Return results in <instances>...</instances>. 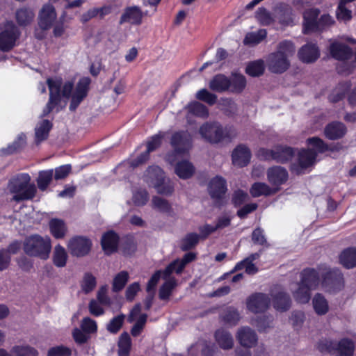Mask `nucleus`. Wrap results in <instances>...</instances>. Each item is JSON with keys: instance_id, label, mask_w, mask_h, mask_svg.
Returning a JSON list of instances; mask_svg holds the SVG:
<instances>
[{"instance_id": "nucleus-1", "label": "nucleus", "mask_w": 356, "mask_h": 356, "mask_svg": "<svg viewBox=\"0 0 356 356\" xmlns=\"http://www.w3.org/2000/svg\"><path fill=\"white\" fill-rule=\"evenodd\" d=\"M47 83L49 90V99L42 111V117L47 115L54 108H56L57 112L62 108V106H60L61 96L70 99L69 109L74 111L88 95L90 79L83 77L75 86L71 81L63 83L62 79L59 77L48 79Z\"/></svg>"}, {"instance_id": "nucleus-2", "label": "nucleus", "mask_w": 356, "mask_h": 356, "mask_svg": "<svg viewBox=\"0 0 356 356\" xmlns=\"http://www.w3.org/2000/svg\"><path fill=\"white\" fill-rule=\"evenodd\" d=\"M323 277V288L330 293H335L343 286V275L338 270H330L327 268H307L301 273L300 284L309 290H314L319 284V277Z\"/></svg>"}, {"instance_id": "nucleus-3", "label": "nucleus", "mask_w": 356, "mask_h": 356, "mask_svg": "<svg viewBox=\"0 0 356 356\" xmlns=\"http://www.w3.org/2000/svg\"><path fill=\"white\" fill-rule=\"evenodd\" d=\"M295 53L293 44L288 40L279 43L277 51L270 54L266 58L268 70L273 73L280 74L290 66L289 58Z\"/></svg>"}, {"instance_id": "nucleus-4", "label": "nucleus", "mask_w": 356, "mask_h": 356, "mask_svg": "<svg viewBox=\"0 0 356 356\" xmlns=\"http://www.w3.org/2000/svg\"><path fill=\"white\" fill-rule=\"evenodd\" d=\"M31 177L26 173H20L13 177L8 184V189L13 195V199L17 202L33 199L37 189L31 183Z\"/></svg>"}, {"instance_id": "nucleus-5", "label": "nucleus", "mask_w": 356, "mask_h": 356, "mask_svg": "<svg viewBox=\"0 0 356 356\" xmlns=\"http://www.w3.org/2000/svg\"><path fill=\"white\" fill-rule=\"evenodd\" d=\"M199 133L202 138L211 143H218L224 140H230L236 136V132L232 127H222L218 122H206L203 124Z\"/></svg>"}, {"instance_id": "nucleus-6", "label": "nucleus", "mask_w": 356, "mask_h": 356, "mask_svg": "<svg viewBox=\"0 0 356 356\" xmlns=\"http://www.w3.org/2000/svg\"><path fill=\"white\" fill-rule=\"evenodd\" d=\"M51 250V241L47 236L31 235L26 238L24 243V250L26 254L43 260L49 258Z\"/></svg>"}, {"instance_id": "nucleus-7", "label": "nucleus", "mask_w": 356, "mask_h": 356, "mask_svg": "<svg viewBox=\"0 0 356 356\" xmlns=\"http://www.w3.org/2000/svg\"><path fill=\"white\" fill-rule=\"evenodd\" d=\"M317 348L321 353H329L335 356H353L355 343L347 338L341 339L338 342L323 339L318 341Z\"/></svg>"}, {"instance_id": "nucleus-8", "label": "nucleus", "mask_w": 356, "mask_h": 356, "mask_svg": "<svg viewBox=\"0 0 356 356\" xmlns=\"http://www.w3.org/2000/svg\"><path fill=\"white\" fill-rule=\"evenodd\" d=\"M293 149L289 147L277 146L274 149H261L259 155L265 160H274L279 163H285L291 159Z\"/></svg>"}, {"instance_id": "nucleus-9", "label": "nucleus", "mask_w": 356, "mask_h": 356, "mask_svg": "<svg viewBox=\"0 0 356 356\" xmlns=\"http://www.w3.org/2000/svg\"><path fill=\"white\" fill-rule=\"evenodd\" d=\"M19 31L13 22H7L0 33V50L8 51L13 49L19 37Z\"/></svg>"}, {"instance_id": "nucleus-10", "label": "nucleus", "mask_w": 356, "mask_h": 356, "mask_svg": "<svg viewBox=\"0 0 356 356\" xmlns=\"http://www.w3.org/2000/svg\"><path fill=\"white\" fill-rule=\"evenodd\" d=\"M246 305L248 309L253 313H262L268 308L270 298L266 294L256 293L248 298Z\"/></svg>"}, {"instance_id": "nucleus-11", "label": "nucleus", "mask_w": 356, "mask_h": 356, "mask_svg": "<svg viewBox=\"0 0 356 356\" xmlns=\"http://www.w3.org/2000/svg\"><path fill=\"white\" fill-rule=\"evenodd\" d=\"M91 241L83 236H75L67 243V248L71 254L76 257H83L88 254L91 248Z\"/></svg>"}, {"instance_id": "nucleus-12", "label": "nucleus", "mask_w": 356, "mask_h": 356, "mask_svg": "<svg viewBox=\"0 0 356 356\" xmlns=\"http://www.w3.org/2000/svg\"><path fill=\"white\" fill-rule=\"evenodd\" d=\"M191 136L188 131H179L174 134L171 138V145L175 154H183L188 152L191 147Z\"/></svg>"}, {"instance_id": "nucleus-13", "label": "nucleus", "mask_w": 356, "mask_h": 356, "mask_svg": "<svg viewBox=\"0 0 356 356\" xmlns=\"http://www.w3.org/2000/svg\"><path fill=\"white\" fill-rule=\"evenodd\" d=\"M195 257V253L188 252L185 254L183 258L176 259L170 263L163 270V279H167L174 272L177 274L181 273L186 266L193 261Z\"/></svg>"}, {"instance_id": "nucleus-14", "label": "nucleus", "mask_w": 356, "mask_h": 356, "mask_svg": "<svg viewBox=\"0 0 356 356\" xmlns=\"http://www.w3.org/2000/svg\"><path fill=\"white\" fill-rule=\"evenodd\" d=\"M156 173L159 176L158 179L155 181L154 186L156 192L163 195H170L174 191V184L172 181L166 178L165 173L161 168H156Z\"/></svg>"}, {"instance_id": "nucleus-15", "label": "nucleus", "mask_w": 356, "mask_h": 356, "mask_svg": "<svg viewBox=\"0 0 356 356\" xmlns=\"http://www.w3.org/2000/svg\"><path fill=\"white\" fill-rule=\"evenodd\" d=\"M56 19V13L53 6L44 5L39 14L38 25L42 31L49 29Z\"/></svg>"}, {"instance_id": "nucleus-16", "label": "nucleus", "mask_w": 356, "mask_h": 356, "mask_svg": "<svg viewBox=\"0 0 356 356\" xmlns=\"http://www.w3.org/2000/svg\"><path fill=\"white\" fill-rule=\"evenodd\" d=\"M267 178L273 188H277L285 183L288 179V172L281 166H274L270 168L267 171Z\"/></svg>"}, {"instance_id": "nucleus-17", "label": "nucleus", "mask_w": 356, "mask_h": 356, "mask_svg": "<svg viewBox=\"0 0 356 356\" xmlns=\"http://www.w3.org/2000/svg\"><path fill=\"white\" fill-rule=\"evenodd\" d=\"M319 10L316 8L307 10L303 13V33H309L319 29L318 16Z\"/></svg>"}, {"instance_id": "nucleus-18", "label": "nucleus", "mask_w": 356, "mask_h": 356, "mask_svg": "<svg viewBox=\"0 0 356 356\" xmlns=\"http://www.w3.org/2000/svg\"><path fill=\"white\" fill-rule=\"evenodd\" d=\"M236 338L242 346L248 348L254 346L258 340L255 332L249 327L240 328L237 332Z\"/></svg>"}, {"instance_id": "nucleus-19", "label": "nucleus", "mask_w": 356, "mask_h": 356, "mask_svg": "<svg viewBox=\"0 0 356 356\" xmlns=\"http://www.w3.org/2000/svg\"><path fill=\"white\" fill-rule=\"evenodd\" d=\"M144 13L138 6L127 8L121 15L120 23H129L131 24H140Z\"/></svg>"}, {"instance_id": "nucleus-20", "label": "nucleus", "mask_w": 356, "mask_h": 356, "mask_svg": "<svg viewBox=\"0 0 356 356\" xmlns=\"http://www.w3.org/2000/svg\"><path fill=\"white\" fill-rule=\"evenodd\" d=\"M208 190L212 198H221L227 191L225 179L220 176L213 177L209 181Z\"/></svg>"}, {"instance_id": "nucleus-21", "label": "nucleus", "mask_w": 356, "mask_h": 356, "mask_svg": "<svg viewBox=\"0 0 356 356\" xmlns=\"http://www.w3.org/2000/svg\"><path fill=\"white\" fill-rule=\"evenodd\" d=\"M232 156V163L234 165L243 167L250 162L251 153L246 146L240 145L234 149Z\"/></svg>"}, {"instance_id": "nucleus-22", "label": "nucleus", "mask_w": 356, "mask_h": 356, "mask_svg": "<svg viewBox=\"0 0 356 356\" xmlns=\"http://www.w3.org/2000/svg\"><path fill=\"white\" fill-rule=\"evenodd\" d=\"M163 137V135L161 133L152 136L147 142V150L142 153L136 161H132V165L137 166L145 162L149 158V152L155 150L161 145Z\"/></svg>"}, {"instance_id": "nucleus-23", "label": "nucleus", "mask_w": 356, "mask_h": 356, "mask_svg": "<svg viewBox=\"0 0 356 356\" xmlns=\"http://www.w3.org/2000/svg\"><path fill=\"white\" fill-rule=\"evenodd\" d=\"M298 56L304 63H312L319 57V49L315 44L308 43L299 50Z\"/></svg>"}, {"instance_id": "nucleus-24", "label": "nucleus", "mask_w": 356, "mask_h": 356, "mask_svg": "<svg viewBox=\"0 0 356 356\" xmlns=\"http://www.w3.org/2000/svg\"><path fill=\"white\" fill-rule=\"evenodd\" d=\"M52 127V123L47 119H41L35 127V141L37 144L45 140Z\"/></svg>"}, {"instance_id": "nucleus-25", "label": "nucleus", "mask_w": 356, "mask_h": 356, "mask_svg": "<svg viewBox=\"0 0 356 356\" xmlns=\"http://www.w3.org/2000/svg\"><path fill=\"white\" fill-rule=\"evenodd\" d=\"M119 242L118 236L113 232L105 233L102 238V246L106 254H109L117 250Z\"/></svg>"}, {"instance_id": "nucleus-26", "label": "nucleus", "mask_w": 356, "mask_h": 356, "mask_svg": "<svg viewBox=\"0 0 356 356\" xmlns=\"http://www.w3.org/2000/svg\"><path fill=\"white\" fill-rule=\"evenodd\" d=\"M273 302L274 308L277 311H286L291 307V300L289 296L282 291L273 292Z\"/></svg>"}, {"instance_id": "nucleus-27", "label": "nucleus", "mask_w": 356, "mask_h": 356, "mask_svg": "<svg viewBox=\"0 0 356 356\" xmlns=\"http://www.w3.org/2000/svg\"><path fill=\"white\" fill-rule=\"evenodd\" d=\"M346 128L341 122H334L327 124L324 131L325 136L330 140H337L343 137Z\"/></svg>"}, {"instance_id": "nucleus-28", "label": "nucleus", "mask_w": 356, "mask_h": 356, "mask_svg": "<svg viewBox=\"0 0 356 356\" xmlns=\"http://www.w3.org/2000/svg\"><path fill=\"white\" fill-rule=\"evenodd\" d=\"M330 51L332 56L337 60H348L352 55V51L347 45L337 42L331 44Z\"/></svg>"}, {"instance_id": "nucleus-29", "label": "nucleus", "mask_w": 356, "mask_h": 356, "mask_svg": "<svg viewBox=\"0 0 356 356\" xmlns=\"http://www.w3.org/2000/svg\"><path fill=\"white\" fill-rule=\"evenodd\" d=\"M195 172L193 164L187 161L183 160L176 163L175 167V174L182 179H186L192 177Z\"/></svg>"}, {"instance_id": "nucleus-30", "label": "nucleus", "mask_w": 356, "mask_h": 356, "mask_svg": "<svg viewBox=\"0 0 356 356\" xmlns=\"http://www.w3.org/2000/svg\"><path fill=\"white\" fill-rule=\"evenodd\" d=\"M152 207L154 209L168 216H172L174 215L171 204L167 200L161 197L154 196L152 197Z\"/></svg>"}, {"instance_id": "nucleus-31", "label": "nucleus", "mask_w": 356, "mask_h": 356, "mask_svg": "<svg viewBox=\"0 0 356 356\" xmlns=\"http://www.w3.org/2000/svg\"><path fill=\"white\" fill-rule=\"evenodd\" d=\"M209 87L219 92L229 90L230 79L223 74H218L210 81Z\"/></svg>"}, {"instance_id": "nucleus-32", "label": "nucleus", "mask_w": 356, "mask_h": 356, "mask_svg": "<svg viewBox=\"0 0 356 356\" xmlns=\"http://www.w3.org/2000/svg\"><path fill=\"white\" fill-rule=\"evenodd\" d=\"M316 158V154L312 150L302 149L298 154V163L300 169L297 170L300 173L304 170L312 165Z\"/></svg>"}, {"instance_id": "nucleus-33", "label": "nucleus", "mask_w": 356, "mask_h": 356, "mask_svg": "<svg viewBox=\"0 0 356 356\" xmlns=\"http://www.w3.org/2000/svg\"><path fill=\"white\" fill-rule=\"evenodd\" d=\"M293 296L296 302L301 304L307 303L311 298L309 289L306 288L300 283L296 284L295 288H291Z\"/></svg>"}, {"instance_id": "nucleus-34", "label": "nucleus", "mask_w": 356, "mask_h": 356, "mask_svg": "<svg viewBox=\"0 0 356 356\" xmlns=\"http://www.w3.org/2000/svg\"><path fill=\"white\" fill-rule=\"evenodd\" d=\"M68 259V254L62 245H56L53 251L52 261L54 264L58 268H63L66 266Z\"/></svg>"}, {"instance_id": "nucleus-35", "label": "nucleus", "mask_w": 356, "mask_h": 356, "mask_svg": "<svg viewBox=\"0 0 356 356\" xmlns=\"http://www.w3.org/2000/svg\"><path fill=\"white\" fill-rule=\"evenodd\" d=\"M250 191L252 196L257 197L261 195L267 196L274 194L277 191V188L270 187L266 183L256 182L252 184Z\"/></svg>"}, {"instance_id": "nucleus-36", "label": "nucleus", "mask_w": 356, "mask_h": 356, "mask_svg": "<svg viewBox=\"0 0 356 356\" xmlns=\"http://www.w3.org/2000/svg\"><path fill=\"white\" fill-rule=\"evenodd\" d=\"M340 263L346 268L356 266V248H349L344 250L339 256Z\"/></svg>"}, {"instance_id": "nucleus-37", "label": "nucleus", "mask_w": 356, "mask_h": 356, "mask_svg": "<svg viewBox=\"0 0 356 356\" xmlns=\"http://www.w3.org/2000/svg\"><path fill=\"white\" fill-rule=\"evenodd\" d=\"M312 305L315 312L319 315H325L329 310L327 300L321 293H316L312 299Z\"/></svg>"}, {"instance_id": "nucleus-38", "label": "nucleus", "mask_w": 356, "mask_h": 356, "mask_svg": "<svg viewBox=\"0 0 356 356\" xmlns=\"http://www.w3.org/2000/svg\"><path fill=\"white\" fill-rule=\"evenodd\" d=\"M216 340L219 346L224 349L232 348L234 345V341L230 333L225 330H218L216 331Z\"/></svg>"}, {"instance_id": "nucleus-39", "label": "nucleus", "mask_w": 356, "mask_h": 356, "mask_svg": "<svg viewBox=\"0 0 356 356\" xmlns=\"http://www.w3.org/2000/svg\"><path fill=\"white\" fill-rule=\"evenodd\" d=\"M50 231L56 238H62L65 236L67 228L62 220L52 219L49 222Z\"/></svg>"}, {"instance_id": "nucleus-40", "label": "nucleus", "mask_w": 356, "mask_h": 356, "mask_svg": "<svg viewBox=\"0 0 356 356\" xmlns=\"http://www.w3.org/2000/svg\"><path fill=\"white\" fill-rule=\"evenodd\" d=\"M230 79L229 91L232 92H241L246 86V80L243 75L240 74H232Z\"/></svg>"}, {"instance_id": "nucleus-41", "label": "nucleus", "mask_w": 356, "mask_h": 356, "mask_svg": "<svg viewBox=\"0 0 356 356\" xmlns=\"http://www.w3.org/2000/svg\"><path fill=\"white\" fill-rule=\"evenodd\" d=\"M255 18L262 26H268L275 22L273 14L264 7L259 8L255 13Z\"/></svg>"}, {"instance_id": "nucleus-42", "label": "nucleus", "mask_w": 356, "mask_h": 356, "mask_svg": "<svg viewBox=\"0 0 356 356\" xmlns=\"http://www.w3.org/2000/svg\"><path fill=\"white\" fill-rule=\"evenodd\" d=\"M13 356H38V351L29 345H17L11 348Z\"/></svg>"}, {"instance_id": "nucleus-43", "label": "nucleus", "mask_w": 356, "mask_h": 356, "mask_svg": "<svg viewBox=\"0 0 356 356\" xmlns=\"http://www.w3.org/2000/svg\"><path fill=\"white\" fill-rule=\"evenodd\" d=\"M267 35L265 29L248 33L243 40L245 44L255 45L260 43Z\"/></svg>"}, {"instance_id": "nucleus-44", "label": "nucleus", "mask_w": 356, "mask_h": 356, "mask_svg": "<svg viewBox=\"0 0 356 356\" xmlns=\"http://www.w3.org/2000/svg\"><path fill=\"white\" fill-rule=\"evenodd\" d=\"M187 109L190 114L200 118H206L209 115L207 108L197 102H194L188 104Z\"/></svg>"}, {"instance_id": "nucleus-45", "label": "nucleus", "mask_w": 356, "mask_h": 356, "mask_svg": "<svg viewBox=\"0 0 356 356\" xmlns=\"http://www.w3.org/2000/svg\"><path fill=\"white\" fill-rule=\"evenodd\" d=\"M54 175L53 170L41 171L37 179V184L40 191H45L49 185Z\"/></svg>"}, {"instance_id": "nucleus-46", "label": "nucleus", "mask_w": 356, "mask_h": 356, "mask_svg": "<svg viewBox=\"0 0 356 356\" xmlns=\"http://www.w3.org/2000/svg\"><path fill=\"white\" fill-rule=\"evenodd\" d=\"M109 9L108 8H93L88 10L87 12L81 15V20L82 22L86 23L91 19L99 16L103 17L108 13Z\"/></svg>"}, {"instance_id": "nucleus-47", "label": "nucleus", "mask_w": 356, "mask_h": 356, "mask_svg": "<svg viewBox=\"0 0 356 356\" xmlns=\"http://www.w3.org/2000/svg\"><path fill=\"white\" fill-rule=\"evenodd\" d=\"M200 236L196 233H189L182 238L180 248L182 250L186 251L195 247L199 241Z\"/></svg>"}, {"instance_id": "nucleus-48", "label": "nucleus", "mask_w": 356, "mask_h": 356, "mask_svg": "<svg viewBox=\"0 0 356 356\" xmlns=\"http://www.w3.org/2000/svg\"><path fill=\"white\" fill-rule=\"evenodd\" d=\"M34 17V13L32 10L28 8H21L16 13V19L20 25H26L29 24Z\"/></svg>"}, {"instance_id": "nucleus-49", "label": "nucleus", "mask_w": 356, "mask_h": 356, "mask_svg": "<svg viewBox=\"0 0 356 356\" xmlns=\"http://www.w3.org/2000/svg\"><path fill=\"white\" fill-rule=\"evenodd\" d=\"M307 144L312 147V150L316 154L325 152L328 149L327 145L319 138L312 137L307 139Z\"/></svg>"}, {"instance_id": "nucleus-50", "label": "nucleus", "mask_w": 356, "mask_h": 356, "mask_svg": "<svg viewBox=\"0 0 356 356\" xmlns=\"http://www.w3.org/2000/svg\"><path fill=\"white\" fill-rule=\"evenodd\" d=\"M119 356H128L131 348V339L129 335L124 332L121 334L118 342Z\"/></svg>"}, {"instance_id": "nucleus-51", "label": "nucleus", "mask_w": 356, "mask_h": 356, "mask_svg": "<svg viewBox=\"0 0 356 356\" xmlns=\"http://www.w3.org/2000/svg\"><path fill=\"white\" fill-rule=\"evenodd\" d=\"M166 281L159 290V298L161 300H167L171 294L172 289L176 286V280L174 277L165 279Z\"/></svg>"}, {"instance_id": "nucleus-52", "label": "nucleus", "mask_w": 356, "mask_h": 356, "mask_svg": "<svg viewBox=\"0 0 356 356\" xmlns=\"http://www.w3.org/2000/svg\"><path fill=\"white\" fill-rule=\"evenodd\" d=\"M148 200L149 195L145 189L138 188L133 191L132 202L136 206H144Z\"/></svg>"}, {"instance_id": "nucleus-53", "label": "nucleus", "mask_w": 356, "mask_h": 356, "mask_svg": "<svg viewBox=\"0 0 356 356\" xmlns=\"http://www.w3.org/2000/svg\"><path fill=\"white\" fill-rule=\"evenodd\" d=\"M26 137L24 134L18 135L17 139L14 141L12 145H9L7 149H2L0 151L1 155L9 154L15 152L26 143Z\"/></svg>"}, {"instance_id": "nucleus-54", "label": "nucleus", "mask_w": 356, "mask_h": 356, "mask_svg": "<svg viewBox=\"0 0 356 356\" xmlns=\"http://www.w3.org/2000/svg\"><path fill=\"white\" fill-rule=\"evenodd\" d=\"M246 73L252 76H258L264 71V63L261 60L250 63L246 67Z\"/></svg>"}, {"instance_id": "nucleus-55", "label": "nucleus", "mask_w": 356, "mask_h": 356, "mask_svg": "<svg viewBox=\"0 0 356 356\" xmlns=\"http://www.w3.org/2000/svg\"><path fill=\"white\" fill-rule=\"evenodd\" d=\"M222 320L230 325H235L240 319L238 311L233 307H228L221 315Z\"/></svg>"}, {"instance_id": "nucleus-56", "label": "nucleus", "mask_w": 356, "mask_h": 356, "mask_svg": "<svg viewBox=\"0 0 356 356\" xmlns=\"http://www.w3.org/2000/svg\"><path fill=\"white\" fill-rule=\"evenodd\" d=\"M128 279L129 273L127 271H121L117 274L113 279V291H121L127 284Z\"/></svg>"}, {"instance_id": "nucleus-57", "label": "nucleus", "mask_w": 356, "mask_h": 356, "mask_svg": "<svg viewBox=\"0 0 356 356\" xmlns=\"http://www.w3.org/2000/svg\"><path fill=\"white\" fill-rule=\"evenodd\" d=\"M96 284V278L90 273H86L81 282V289L85 293H88L95 289Z\"/></svg>"}, {"instance_id": "nucleus-58", "label": "nucleus", "mask_w": 356, "mask_h": 356, "mask_svg": "<svg viewBox=\"0 0 356 356\" xmlns=\"http://www.w3.org/2000/svg\"><path fill=\"white\" fill-rule=\"evenodd\" d=\"M124 318L125 316L122 314L112 318L106 326L108 331L113 334L117 333L122 326Z\"/></svg>"}, {"instance_id": "nucleus-59", "label": "nucleus", "mask_w": 356, "mask_h": 356, "mask_svg": "<svg viewBox=\"0 0 356 356\" xmlns=\"http://www.w3.org/2000/svg\"><path fill=\"white\" fill-rule=\"evenodd\" d=\"M243 268L248 274L252 275L257 272V268L252 262L250 261V259H243V261L237 263L234 270H239Z\"/></svg>"}, {"instance_id": "nucleus-60", "label": "nucleus", "mask_w": 356, "mask_h": 356, "mask_svg": "<svg viewBox=\"0 0 356 356\" xmlns=\"http://www.w3.org/2000/svg\"><path fill=\"white\" fill-rule=\"evenodd\" d=\"M81 327L82 330L86 332L88 335L90 334L95 333L97 330L96 321L89 317H86L82 320L81 323Z\"/></svg>"}, {"instance_id": "nucleus-61", "label": "nucleus", "mask_w": 356, "mask_h": 356, "mask_svg": "<svg viewBox=\"0 0 356 356\" xmlns=\"http://www.w3.org/2000/svg\"><path fill=\"white\" fill-rule=\"evenodd\" d=\"M196 97L198 99L204 101L210 105L214 104L217 99L216 95L209 92L206 89H202L199 90L196 94Z\"/></svg>"}, {"instance_id": "nucleus-62", "label": "nucleus", "mask_w": 356, "mask_h": 356, "mask_svg": "<svg viewBox=\"0 0 356 356\" xmlns=\"http://www.w3.org/2000/svg\"><path fill=\"white\" fill-rule=\"evenodd\" d=\"M337 17L339 20L344 22L348 21L352 17V13L344 3H339L337 10Z\"/></svg>"}, {"instance_id": "nucleus-63", "label": "nucleus", "mask_w": 356, "mask_h": 356, "mask_svg": "<svg viewBox=\"0 0 356 356\" xmlns=\"http://www.w3.org/2000/svg\"><path fill=\"white\" fill-rule=\"evenodd\" d=\"M147 318V314H143L140 315L139 318H137L136 323L131 329V332L133 336L136 337L140 334L146 323Z\"/></svg>"}, {"instance_id": "nucleus-64", "label": "nucleus", "mask_w": 356, "mask_h": 356, "mask_svg": "<svg viewBox=\"0 0 356 356\" xmlns=\"http://www.w3.org/2000/svg\"><path fill=\"white\" fill-rule=\"evenodd\" d=\"M71 350L64 346H58L51 348L47 353V356H70Z\"/></svg>"}]
</instances>
